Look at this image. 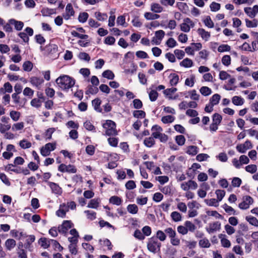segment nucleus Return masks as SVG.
<instances>
[{"label": "nucleus", "instance_id": "obj_1", "mask_svg": "<svg viewBox=\"0 0 258 258\" xmlns=\"http://www.w3.org/2000/svg\"><path fill=\"white\" fill-rule=\"evenodd\" d=\"M55 82L58 87L64 91H68L75 84V80L68 75L59 76L56 79Z\"/></svg>", "mask_w": 258, "mask_h": 258}, {"label": "nucleus", "instance_id": "obj_2", "mask_svg": "<svg viewBox=\"0 0 258 258\" xmlns=\"http://www.w3.org/2000/svg\"><path fill=\"white\" fill-rule=\"evenodd\" d=\"M102 127L104 130L105 134L107 136H115L118 135L116 130V123L111 120H106L105 122L102 123Z\"/></svg>", "mask_w": 258, "mask_h": 258}, {"label": "nucleus", "instance_id": "obj_3", "mask_svg": "<svg viewBox=\"0 0 258 258\" xmlns=\"http://www.w3.org/2000/svg\"><path fill=\"white\" fill-rule=\"evenodd\" d=\"M161 244L159 242L157 238L153 236L149 239L147 243L148 249L154 253L160 250Z\"/></svg>", "mask_w": 258, "mask_h": 258}, {"label": "nucleus", "instance_id": "obj_4", "mask_svg": "<svg viewBox=\"0 0 258 258\" xmlns=\"http://www.w3.org/2000/svg\"><path fill=\"white\" fill-rule=\"evenodd\" d=\"M56 143H48L42 147L40 149V153L44 157L49 156L51 151H54L56 148Z\"/></svg>", "mask_w": 258, "mask_h": 258}, {"label": "nucleus", "instance_id": "obj_5", "mask_svg": "<svg viewBox=\"0 0 258 258\" xmlns=\"http://www.w3.org/2000/svg\"><path fill=\"white\" fill-rule=\"evenodd\" d=\"M195 23L189 18L183 19V22L180 25V30L184 32H189L191 28L195 27Z\"/></svg>", "mask_w": 258, "mask_h": 258}, {"label": "nucleus", "instance_id": "obj_6", "mask_svg": "<svg viewBox=\"0 0 258 258\" xmlns=\"http://www.w3.org/2000/svg\"><path fill=\"white\" fill-rule=\"evenodd\" d=\"M74 226V224L70 220H65L58 226V231L60 233L66 236L68 230Z\"/></svg>", "mask_w": 258, "mask_h": 258}, {"label": "nucleus", "instance_id": "obj_7", "mask_svg": "<svg viewBox=\"0 0 258 258\" xmlns=\"http://www.w3.org/2000/svg\"><path fill=\"white\" fill-rule=\"evenodd\" d=\"M58 170L61 172H68L69 173H76L77 169L74 165L61 164L58 166Z\"/></svg>", "mask_w": 258, "mask_h": 258}, {"label": "nucleus", "instance_id": "obj_8", "mask_svg": "<svg viewBox=\"0 0 258 258\" xmlns=\"http://www.w3.org/2000/svg\"><path fill=\"white\" fill-rule=\"evenodd\" d=\"M253 203V199L249 196H245L243 197L242 202L239 204L238 207L242 210H246Z\"/></svg>", "mask_w": 258, "mask_h": 258}, {"label": "nucleus", "instance_id": "obj_9", "mask_svg": "<svg viewBox=\"0 0 258 258\" xmlns=\"http://www.w3.org/2000/svg\"><path fill=\"white\" fill-rule=\"evenodd\" d=\"M29 82L33 87H35L37 89H40L44 81L41 77L33 76L30 78Z\"/></svg>", "mask_w": 258, "mask_h": 258}, {"label": "nucleus", "instance_id": "obj_10", "mask_svg": "<svg viewBox=\"0 0 258 258\" xmlns=\"http://www.w3.org/2000/svg\"><path fill=\"white\" fill-rule=\"evenodd\" d=\"M221 229V223L216 221L213 223H209L208 227L206 228L207 232L209 234H212L220 230Z\"/></svg>", "mask_w": 258, "mask_h": 258}, {"label": "nucleus", "instance_id": "obj_11", "mask_svg": "<svg viewBox=\"0 0 258 258\" xmlns=\"http://www.w3.org/2000/svg\"><path fill=\"white\" fill-rule=\"evenodd\" d=\"M252 147V144L249 140H246L244 144L237 145L236 148L238 152L244 153L246 150Z\"/></svg>", "mask_w": 258, "mask_h": 258}, {"label": "nucleus", "instance_id": "obj_12", "mask_svg": "<svg viewBox=\"0 0 258 258\" xmlns=\"http://www.w3.org/2000/svg\"><path fill=\"white\" fill-rule=\"evenodd\" d=\"M48 185L50 187L51 192L53 194L57 195H61L62 190L58 184L53 182L48 181Z\"/></svg>", "mask_w": 258, "mask_h": 258}, {"label": "nucleus", "instance_id": "obj_13", "mask_svg": "<svg viewBox=\"0 0 258 258\" xmlns=\"http://www.w3.org/2000/svg\"><path fill=\"white\" fill-rule=\"evenodd\" d=\"M75 14V11L71 4H68L66 8V12L63 14V18L65 20H69Z\"/></svg>", "mask_w": 258, "mask_h": 258}, {"label": "nucleus", "instance_id": "obj_14", "mask_svg": "<svg viewBox=\"0 0 258 258\" xmlns=\"http://www.w3.org/2000/svg\"><path fill=\"white\" fill-rule=\"evenodd\" d=\"M67 212H68V207H66V204H62L60 205L59 209L56 211V215L64 218L66 217Z\"/></svg>", "mask_w": 258, "mask_h": 258}, {"label": "nucleus", "instance_id": "obj_15", "mask_svg": "<svg viewBox=\"0 0 258 258\" xmlns=\"http://www.w3.org/2000/svg\"><path fill=\"white\" fill-rule=\"evenodd\" d=\"M152 137L154 139H158L163 131L162 128L158 125H154L151 128Z\"/></svg>", "mask_w": 258, "mask_h": 258}, {"label": "nucleus", "instance_id": "obj_16", "mask_svg": "<svg viewBox=\"0 0 258 258\" xmlns=\"http://www.w3.org/2000/svg\"><path fill=\"white\" fill-rule=\"evenodd\" d=\"M9 22L14 25L15 29L17 31H21L24 27V23L20 21L16 20L14 19H11L9 20Z\"/></svg>", "mask_w": 258, "mask_h": 258}, {"label": "nucleus", "instance_id": "obj_17", "mask_svg": "<svg viewBox=\"0 0 258 258\" xmlns=\"http://www.w3.org/2000/svg\"><path fill=\"white\" fill-rule=\"evenodd\" d=\"M198 34L201 36V37L202 38L203 40H204L206 41H207L209 40L211 34L210 33L206 31L203 28H199L197 30Z\"/></svg>", "mask_w": 258, "mask_h": 258}, {"label": "nucleus", "instance_id": "obj_18", "mask_svg": "<svg viewBox=\"0 0 258 258\" xmlns=\"http://www.w3.org/2000/svg\"><path fill=\"white\" fill-rule=\"evenodd\" d=\"M169 79V83L171 86H176L179 82V76L176 73H171L168 77Z\"/></svg>", "mask_w": 258, "mask_h": 258}, {"label": "nucleus", "instance_id": "obj_19", "mask_svg": "<svg viewBox=\"0 0 258 258\" xmlns=\"http://www.w3.org/2000/svg\"><path fill=\"white\" fill-rule=\"evenodd\" d=\"M225 235L220 234L219 237L220 239L221 244L222 246L225 248H229L231 246L230 241L227 239Z\"/></svg>", "mask_w": 258, "mask_h": 258}, {"label": "nucleus", "instance_id": "obj_20", "mask_svg": "<svg viewBox=\"0 0 258 258\" xmlns=\"http://www.w3.org/2000/svg\"><path fill=\"white\" fill-rule=\"evenodd\" d=\"M46 51L49 54H55L58 51V46L56 44L50 43L45 47Z\"/></svg>", "mask_w": 258, "mask_h": 258}, {"label": "nucleus", "instance_id": "obj_21", "mask_svg": "<svg viewBox=\"0 0 258 258\" xmlns=\"http://www.w3.org/2000/svg\"><path fill=\"white\" fill-rule=\"evenodd\" d=\"M41 13L43 16L48 17L51 15L56 14V10L54 9H50L44 7L41 9Z\"/></svg>", "mask_w": 258, "mask_h": 258}, {"label": "nucleus", "instance_id": "obj_22", "mask_svg": "<svg viewBox=\"0 0 258 258\" xmlns=\"http://www.w3.org/2000/svg\"><path fill=\"white\" fill-rule=\"evenodd\" d=\"M13 91V87L9 82L5 83L3 87L0 88V93L5 94L6 92L11 93Z\"/></svg>", "mask_w": 258, "mask_h": 258}, {"label": "nucleus", "instance_id": "obj_23", "mask_svg": "<svg viewBox=\"0 0 258 258\" xmlns=\"http://www.w3.org/2000/svg\"><path fill=\"white\" fill-rule=\"evenodd\" d=\"M5 245L7 250L11 251L16 246V242L14 239L9 238L6 241Z\"/></svg>", "mask_w": 258, "mask_h": 258}, {"label": "nucleus", "instance_id": "obj_24", "mask_svg": "<svg viewBox=\"0 0 258 258\" xmlns=\"http://www.w3.org/2000/svg\"><path fill=\"white\" fill-rule=\"evenodd\" d=\"M177 88L173 87L171 88L166 89L163 91V93L166 96L168 97L169 99H175L176 97H173L172 95L173 94H174L175 92L177 91Z\"/></svg>", "mask_w": 258, "mask_h": 258}, {"label": "nucleus", "instance_id": "obj_25", "mask_svg": "<svg viewBox=\"0 0 258 258\" xmlns=\"http://www.w3.org/2000/svg\"><path fill=\"white\" fill-rule=\"evenodd\" d=\"M100 202L101 201L99 198L92 199L88 203L87 207L96 209L99 207Z\"/></svg>", "mask_w": 258, "mask_h": 258}, {"label": "nucleus", "instance_id": "obj_26", "mask_svg": "<svg viewBox=\"0 0 258 258\" xmlns=\"http://www.w3.org/2000/svg\"><path fill=\"white\" fill-rule=\"evenodd\" d=\"M92 105L94 107V109L99 112H101L102 111V108L100 107L101 103V100L99 98H96L92 101Z\"/></svg>", "mask_w": 258, "mask_h": 258}, {"label": "nucleus", "instance_id": "obj_27", "mask_svg": "<svg viewBox=\"0 0 258 258\" xmlns=\"http://www.w3.org/2000/svg\"><path fill=\"white\" fill-rule=\"evenodd\" d=\"M151 10L155 13H160L163 11V8L158 3H153L151 5Z\"/></svg>", "mask_w": 258, "mask_h": 258}, {"label": "nucleus", "instance_id": "obj_28", "mask_svg": "<svg viewBox=\"0 0 258 258\" xmlns=\"http://www.w3.org/2000/svg\"><path fill=\"white\" fill-rule=\"evenodd\" d=\"M199 246L201 248H209L211 246V243L209 239L206 237H204L199 241Z\"/></svg>", "mask_w": 258, "mask_h": 258}, {"label": "nucleus", "instance_id": "obj_29", "mask_svg": "<svg viewBox=\"0 0 258 258\" xmlns=\"http://www.w3.org/2000/svg\"><path fill=\"white\" fill-rule=\"evenodd\" d=\"M109 201L110 203L116 206L120 205L122 202V199L120 197L116 196L111 197Z\"/></svg>", "mask_w": 258, "mask_h": 258}, {"label": "nucleus", "instance_id": "obj_30", "mask_svg": "<svg viewBox=\"0 0 258 258\" xmlns=\"http://www.w3.org/2000/svg\"><path fill=\"white\" fill-rule=\"evenodd\" d=\"M252 35L254 37V40L251 42L252 51H256L258 49V32H252Z\"/></svg>", "mask_w": 258, "mask_h": 258}, {"label": "nucleus", "instance_id": "obj_31", "mask_svg": "<svg viewBox=\"0 0 258 258\" xmlns=\"http://www.w3.org/2000/svg\"><path fill=\"white\" fill-rule=\"evenodd\" d=\"M55 131V128L54 127H50L48 128L44 133L43 137L45 140H50L52 138V134Z\"/></svg>", "mask_w": 258, "mask_h": 258}, {"label": "nucleus", "instance_id": "obj_32", "mask_svg": "<svg viewBox=\"0 0 258 258\" xmlns=\"http://www.w3.org/2000/svg\"><path fill=\"white\" fill-rule=\"evenodd\" d=\"M232 102L235 105L240 106L243 104L244 100L240 96H235L232 97Z\"/></svg>", "mask_w": 258, "mask_h": 258}, {"label": "nucleus", "instance_id": "obj_33", "mask_svg": "<svg viewBox=\"0 0 258 258\" xmlns=\"http://www.w3.org/2000/svg\"><path fill=\"white\" fill-rule=\"evenodd\" d=\"M144 145L149 148L152 147L155 144L154 139L151 136L145 139L144 141Z\"/></svg>", "mask_w": 258, "mask_h": 258}, {"label": "nucleus", "instance_id": "obj_34", "mask_svg": "<svg viewBox=\"0 0 258 258\" xmlns=\"http://www.w3.org/2000/svg\"><path fill=\"white\" fill-rule=\"evenodd\" d=\"M193 65V62L191 59L188 58H184L180 62V66L184 68H190Z\"/></svg>", "mask_w": 258, "mask_h": 258}, {"label": "nucleus", "instance_id": "obj_35", "mask_svg": "<svg viewBox=\"0 0 258 258\" xmlns=\"http://www.w3.org/2000/svg\"><path fill=\"white\" fill-rule=\"evenodd\" d=\"M245 23L246 27L248 28H255L258 25V21L255 19H254L251 21L246 19Z\"/></svg>", "mask_w": 258, "mask_h": 258}, {"label": "nucleus", "instance_id": "obj_36", "mask_svg": "<svg viewBox=\"0 0 258 258\" xmlns=\"http://www.w3.org/2000/svg\"><path fill=\"white\" fill-rule=\"evenodd\" d=\"M221 99V96L218 94H215L213 95L210 99V102L214 106L217 105Z\"/></svg>", "mask_w": 258, "mask_h": 258}, {"label": "nucleus", "instance_id": "obj_37", "mask_svg": "<svg viewBox=\"0 0 258 258\" xmlns=\"http://www.w3.org/2000/svg\"><path fill=\"white\" fill-rule=\"evenodd\" d=\"M196 81L195 76L190 75L189 78H186L185 81V85L192 87L194 86Z\"/></svg>", "mask_w": 258, "mask_h": 258}, {"label": "nucleus", "instance_id": "obj_38", "mask_svg": "<svg viewBox=\"0 0 258 258\" xmlns=\"http://www.w3.org/2000/svg\"><path fill=\"white\" fill-rule=\"evenodd\" d=\"M167 236L164 231H163L161 230H158L156 232V238L157 239H159L161 241H164L166 240Z\"/></svg>", "mask_w": 258, "mask_h": 258}, {"label": "nucleus", "instance_id": "obj_39", "mask_svg": "<svg viewBox=\"0 0 258 258\" xmlns=\"http://www.w3.org/2000/svg\"><path fill=\"white\" fill-rule=\"evenodd\" d=\"M171 217L172 220L175 222L181 221V215L178 212L174 211L171 213Z\"/></svg>", "mask_w": 258, "mask_h": 258}, {"label": "nucleus", "instance_id": "obj_40", "mask_svg": "<svg viewBox=\"0 0 258 258\" xmlns=\"http://www.w3.org/2000/svg\"><path fill=\"white\" fill-rule=\"evenodd\" d=\"M222 120V116L219 113H215L212 116V122L220 125Z\"/></svg>", "mask_w": 258, "mask_h": 258}, {"label": "nucleus", "instance_id": "obj_41", "mask_svg": "<svg viewBox=\"0 0 258 258\" xmlns=\"http://www.w3.org/2000/svg\"><path fill=\"white\" fill-rule=\"evenodd\" d=\"M107 141L110 146L116 147L118 144L119 139L116 137H109L108 138Z\"/></svg>", "mask_w": 258, "mask_h": 258}, {"label": "nucleus", "instance_id": "obj_42", "mask_svg": "<svg viewBox=\"0 0 258 258\" xmlns=\"http://www.w3.org/2000/svg\"><path fill=\"white\" fill-rule=\"evenodd\" d=\"M204 201L209 206H214L216 207L219 206V201L216 199H206Z\"/></svg>", "mask_w": 258, "mask_h": 258}, {"label": "nucleus", "instance_id": "obj_43", "mask_svg": "<svg viewBox=\"0 0 258 258\" xmlns=\"http://www.w3.org/2000/svg\"><path fill=\"white\" fill-rule=\"evenodd\" d=\"M19 146L23 149H28L32 146L31 143L26 139H23L20 141Z\"/></svg>", "mask_w": 258, "mask_h": 258}, {"label": "nucleus", "instance_id": "obj_44", "mask_svg": "<svg viewBox=\"0 0 258 258\" xmlns=\"http://www.w3.org/2000/svg\"><path fill=\"white\" fill-rule=\"evenodd\" d=\"M127 211L132 214H136L138 212V207L135 204H130L127 207Z\"/></svg>", "mask_w": 258, "mask_h": 258}, {"label": "nucleus", "instance_id": "obj_45", "mask_svg": "<svg viewBox=\"0 0 258 258\" xmlns=\"http://www.w3.org/2000/svg\"><path fill=\"white\" fill-rule=\"evenodd\" d=\"M198 152V148L195 146H190L188 147L186 153L191 155H195Z\"/></svg>", "mask_w": 258, "mask_h": 258}, {"label": "nucleus", "instance_id": "obj_46", "mask_svg": "<svg viewBox=\"0 0 258 258\" xmlns=\"http://www.w3.org/2000/svg\"><path fill=\"white\" fill-rule=\"evenodd\" d=\"M200 93L204 96H209L212 93V90L206 86H203L200 89Z\"/></svg>", "mask_w": 258, "mask_h": 258}, {"label": "nucleus", "instance_id": "obj_47", "mask_svg": "<svg viewBox=\"0 0 258 258\" xmlns=\"http://www.w3.org/2000/svg\"><path fill=\"white\" fill-rule=\"evenodd\" d=\"M34 93V90L29 87H26L23 92V95L25 96H27L29 98H32Z\"/></svg>", "mask_w": 258, "mask_h": 258}, {"label": "nucleus", "instance_id": "obj_48", "mask_svg": "<svg viewBox=\"0 0 258 258\" xmlns=\"http://www.w3.org/2000/svg\"><path fill=\"white\" fill-rule=\"evenodd\" d=\"M39 243L42 247L47 248L50 244V240H49L46 238H41L39 239Z\"/></svg>", "mask_w": 258, "mask_h": 258}, {"label": "nucleus", "instance_id": "obj_49", "mask_svg": "<svg viewBox=\"0 0 258 258\" xmlns=\"http://www.w3.org/2000/svg\"><path fill=\"white\" fill-rule=\"evenodd\" d=\"M84 213L87 215V218L90 220H94L96 218V213L93 211L86 210Z\"/></svg>", "mask_w": 258, "mask_h": 258}, {"label": "nucleus", "instance_id": "obj_50", "mask_svg": "<svg viewBox=\"0 0 258 258\" xmlns=\"http://www.w3.org/2000/svg\"><path fill=\"white\" fill-rule=\"evenodd\" d=\"M170 243L173 245L175 246H179L180 244V240L177 236V234L175 235V236H173L171 237V238H169Z\"/></svg>", "mask_w": 258, "mask_h": 258}, {"label": "nucleus", "instance_id": "obj_51", "mask_svg": "<svg viewBox=\"0 0 258 258\" xmlns=\"http://www.w3.org/2000/svg\"><path fill=\"white\" fill-rule=\"evenodd\" d=\"M33 67V64L30 61H26L23 64V69L26 72H30Z\"/></svg>", "mask_w": 258, "mask_h": 258}, {"label": "nucleus", "instance_id": "obj_52", "mask_svg": "<svg viewBox=\"0 0 258 258\" xmlns=\"http://www.w3.org/2000/svg\"><path fill=\"white\" fill-rule=\"evenodd\" d=\"M184 226H185L186 228H187V231H189L190 232H192L196 229V225L189 221H186L184 222Z\"/></svg>", "mask_w": 258, "mask_h": 258}, {"label": "nucleus", "instance_id": "obj_53", "mask_svg": "<svg viewBox=\"0 0 258 258\" xmlns=\"http://www.w3.org/2000/svg\"><path fill=\"white\" fill-rule=\"evenodd\" d=\"M164 232H165L166 236H167L169 238H171V237L175 236V235L176 234L175 230L172 227L166 228L164 230Z\"/></svg>", "mask_w": 258, "mask_h": 258}, {"label": "nucleus", "instance_id": "obj_54", "mask_svg": "<svg viewBox=\"0 0 258 258\" xmlns=\"http://www.w3.org/2000/svg\"><path fill=\"white\" fill-rule=\"evenodd\" d=\"M95 17L97 19L100 21H103L107 19L108 16L106 14L101 13L99 12L95 13Z\"/></svg>", "mask_w": 258, "mask_h": 258}, {"label": "nucleus", "instance_id": "obj_55", "mask_svg": "<svg viewBox=\"0 0 258 258\" xmlns=\"http://www.w3.org/2000/svg\"><path fill=\"white\" fill-rule=\"evenodd\" d=\"M231 57L229 55H224L221 59L222 64L226 67L229 66L231 64Z\"/></svg>", "mask_w": 258, "mask_h": 258}, {"label": "nucleus", "instance_id": "obj_56", "mask_svg": "<svg viewBox=\"0 0 258 258\" xmlns=\"http://www.w3.org/2000/svg\"><path fill=\"white\" fill-rule=\"evenodd\" d=\"M175 119V117L172 115H167L162 117L161 121L166 124L172 122Z\"/></svg>", "mask_w": 258, "mask_h": 258}, {"label": "nucleus", "instance_id": "obj_57", "mask_svg": "<svg viewBox=\"0 0 258 258\" xmlns=\"http://www.w3.org/2000/svg\"><path fill=\"white\" fill-rule=\"evenodd\" d=\"M246 220L251 225L257 227L258 226V220L254 217L249 216L246 217Z\"/></svg>", "mask_w": 258, "mask_h": 258}, {"label": "nucleus", "instance_id": "obj_58", "mask_svg": "<svg viewBox=\"0 0 258 258\" xmlns=\"http://www.w3.org/2000/svg\"><path fill=\"white\" fill-rule=\"evenodd\" d=\"M133 116L135 117V118H143L145 117L146 116V113L145 112L143 111V110H135L134 112H133Z\"/></svg>", "mask_w": 258, "mask_h": 258}, {"label": "nucleus", "instance_id": "obj_59", "mask_svg": "<svg viewBox=\"0 0 258 258\" xmlns=\"http://www.w3.org/2000/svg\"><path fill=\"white\" fill-rule=\"evenodd\" d=\"M84 127L88 131L96 132L95 126L90 121H86L84 123Z\"/></svg>", "mask_w": 258, "mask_h": 258}, {"label": "nucleus", "instance_id": "obj_60", "mask_svg": "<svg viewBox=\"0 0 258 258\" xmlns=\"http://www.w3.org/2000/svg\"><path fill=\"white\" fill-rule=\"evenodd\" d=\"M20 115L19 112L14 110L11 111L10 113V117L14 121H17L19 119Z\"/></svg>", "mask_w": 258, "mask_h": 258}, {"label": "nucleus", "instance_id": "obj_61", "mask_svg": "<svg viewBox=\"0 0 258 258\" xmlns=\"http://www.w3.org/2000/svg\"><path fill=\"white\" fill-rule=\"evenodd\" d=\"M102 76L104 78H107L109 80H112L114 78L113 73L110 70H106L102 73Z\"/></svg>", "mask_w": 258, "mask_h": 258}, {"label": "nucleus", "instance_id": "obj_62", "mask_svg": "<svg viewBox=\"0 0 258 258\" xmlns=\"http://www.w3.org/2000/svg\"><path fill=\"white\" fill-rule=\"evenodd\" d=\"M217 196V200L219 202L221 201L225 195V191L224 190L217 189L215 191Z\"/></svg>", "mask_w": 258, "mask_h": 258}, {"label": "nucleus", "instance_id": "obj_63", "mask_svg": "<svg viewBox=\"0 0 258 258\" xmlns=\"http://www.w3.org/2000/svg\"><path fill=\"white\" fill-rule=\"evenodd\" d=\"M89 15L86 12L81 13L78 17V20L80 22L85 23L87 20Z\"/></svg>", "mask_w": 258, "mask_h": 258}, {"label": "nucleus", "instance_id": "obj_64", "mask_svg": "<svg viewBox=\"0 0 258 258\" xmlns=\"http://www.w3.org/2000/svg\"><path fill=\"white\" fill-rule=\"evenodd\" d=\"M31 105L36 108H39L42 105V101L38 98L33 99L30 102Z\"/></svg>", "mask_w": 258, "mask_h": 258}]
</instances>
